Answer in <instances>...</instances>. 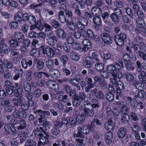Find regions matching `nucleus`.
I'll return each mask as SVG.
<instances>
[{"mask_svg":"<svg viewBox=\"0 0 146 146\" xmlns=\"http://www.w3.org/2000/svg\"><path fill=\"white\" fill-rule=\"evenodd\" d=\"M64 10L65 15H64V12L63 11H60L58 13V15L59 20L63 24L69 23V22L72 21V19L73 16L72 12L70 10L66 9Z\"/></svg>","mask_w":146,"mask_h":146,"instance_id":"f257e3e1","label":"nucleus"},{"mask_svg":"<svg viewBox=\"0 0 146 146\" xmlns=\"http://www.w3.org/2000/svg\"><path fill=\"white\" fill-rule=\"evenodd\" d=\"M108 72H109L111 74L113 78L110 79L113 85H117L118 83V80L117 78L119 79L122 78L123 77V75L121 72L117 71L112 69L107 68Z\"/></svg>","mask_w":146,"mask_h":146,"instance_id":"f03ea898","label":"nucleus"},{"mask_svg":"<svg viewBox=\"0 0 146 146\" xmlns=\"http://www.w3.org/2000/svg\"><path fill=\"white\" fill-rule=\"evenodd\" d=\"M100 107V106L92 105V108H84V115L88 117H92L94 115V110H98Z\"/></svg>","mask_w":146,"mask_h":146,"instance_id":"7ed1b4c3","label":"nucleus"},{"mask_svg":"<svg viewBox=\"0 0 146 146\" xmlns=\"http://www.w3.org/2000/svg\"><path fill=\"white\" fill-rule=\"evenodd\" d=\"M114 38L116 44L119 46H122L124 44V41L127 38V35L124 33H121L119 34L115 35Z\"/></svg>","mask_w":146,"mask_h":146,"instance_id":"20e7f679","label":"nucleus"},{"mask_svg":"<svg viewBox=\"0 0 146 146\" xmlns=\"http://www.w3.org/2000/svg\"><path fill=\"white\" fill-rule=\"evenodd\" d=\"M77 20V21L76 23L77 28L84 31L85 27L88 25V20L83 17H81L78 18Z\"/></svg>","mask_w":146,"mask_h":146,"instance_id":"39448f33","label":"nucleus"},{"mask_svg":"<svg viewBox=\"0 0 146 146\" xmlns=\"http://www.w3.org/2000/svg\"><path fill=\"white\" fill-rule=\"evenodd\" d=\"M118 62L120 64L117 62H115L113 64H111L108 65L107 68L121 72V68H124L123 62L121 59H119Z\"/></svg>","mask_w":146,"mask_h":146,"instance_id":"423d86ee","label":"nucleus"},{"mask_svg":"<svg viewBox=\"0 0 146 146\" xmlns=\"http://www.w3.org/2000/svg\"><path fill=\"white\" fill-rule=\"evenodd\" d=\"M13 118L20 119L26 118L27 117V113L25 111H20L16 108H15V110L13 113Z\"/></svg>","mask_w":146,"mask_h":146,"instance_id":"0eeeda50","label":"nucleus"},{"mask_svg":"<svg viewBox=\"0 0 146 146\" xmlns=\"http://www.w3.org/2000/svg\"><path fill=\"white\" fill-rule=\"evenodd\" d=\"M91 92L98 99H101L104 98V95L102 91L96 88L91 90Z\"/></svg>","mask_w":146,"mask_h":146,"instance_id":"6e6552de","label":"nucleus"},{"mask_svg":"<svg viewBox=\"0 0 146 146\" xmlns=\"http://www.w3.org/2000/svg\"><path fill=\"white\" fill-rule=\"evenodd\" d=\"M46 40L48 45L51 46H53L57 43L58 38L56 36L53 35L52 36H48Z\"/></svg>","mask_w":146,"mask_h":146,"instance_id":"1a4fd4ad","label":"nucleus"},{"mask_svg":"<svg viewBox=\"0 0 146 146\" xmlns=\"http://www.w3.org/2000/svg\"><path fill=\"white\" fill-rule=\"evenodd\" d=\"M49 73L50 76L55 79H57L60 76V72L58 70L54 68L50 69Z\"/></svg>","mask_w":146,"mask_h":146,"instance_id":"9d476101","label":"nucleus"},{"mask_svg":"<svg viewBox=\"0 0 146 146\" xmlns=\"http://www.w3.org/2000/svg\"><path fill=\"white\" fill-rule=\"evenodd\" d=\"M49 135L48 133H43L39 137L40 143L42 145H45L48 143L49 141L48 138Z\"/></svg>","mask_w":146,"mask_h":146,"instance_id":"9b49d317","label":"nucleus"},{"mask_svg":"<svg viewBox=\"0 0 146 146\" xmlns=\"http://www.w3.org/2000/svg\"><path fill=\"white\" fill-rule=\"evenodd\" d=\"M101 37L102 40L105 44H110L112 43V39L108 34L105 33H102L101 35Z\"/></svg>","mask_w":146,"mask_h":146,"instance_id":"f8f14e48","label":"nucleus"},{"mask_svg":"<svg viewBox=\"0 0 146 146\" xmlns=\"http://www.w3.org/2000/svg\"><path fill=\"white\" fill-rule=\"evenodd\" d=\"M82 43L84 46L82 48V50L84 52H86L92 47V44L91 42L87 39H84Z\"/></svg>","mask_w":146,"mask_h":146,"instance_id":"ddd939ff","label":"nucleus"},{"mask_svg":"<svg viewBox=\"0 0 146 146\" xmlns=\"http://www.w3.org/2000/svg\"><path fill=\"white\" fill-rule=\"evenodd\" d=\"M100 15L96 13L93 17V21L94 24L97 26H100L102 24V20L100 17Z\"/></svg>","mask_w":146,"mask_h":146,"instance_id":"4468645a","label":"nucleus"},{"mask_svg":"<svg viewBox=\"0 0 146 146\" xmlns=\"http://www.w3.org/2000/svg\"><path fill=\"white\" fill-rule=\"evenodd\" d=\"M136 23L137 27L139 28L143 29L145 26V21L142 18H137L136 20Z\"/></svg>","mask_w":146,"mask_h":146,"instance_id":"2eb2a0df","label":"nucleus"},{"mask_svg":"<svg viewBox=\"0 0 146 146\" xmlns=\"http://www.w3.org/2000/svg\"><path fill=\"white\" fill-rule=\"evenodd\" d=\"M57 36L59 38L64 39L66 38V35L65 31L61 29H58L56 32Z\"/></svg>","mask_w":146,"mask_h":146,"instance_id":"dca6fc26","label":"nucleus"},{"mask_svg":"<svg viewBox=\"0 0 146 146\" xmlns=\"http://www.w3.org/2000/svg\"><path fill=\"white\" fill-rule=\"evenodd\" d=\"M105 128L108 130H111L114 128V125L113 123L112 119L110 118L105 125Z\"/></svg>","mask_w":146,"mask_h":146,"instance_id":"f3484780","label":"nucleus"},{"mask_svg":"<svg viewBox=\"0 0 146 146\" xmlns=\"http://www.w3.org/2000/svg\"><path fill=\"white\" fill-rule=\"evenodd\" d=\"M92 62V58L90 56H87L85 60L83 61V64L84 66L89 68L91 67Z\"/></svg>","mask_w":146,"mask_h":146,"instance_id":"a211bd4d","label":"nucleus"},{"mask_svg":"<svg viewBox=\"0 0 146 146\" xmlns=\"http://www.w3.org/2000/svg\"><path fill=\"white\" fill-rule=\"evenodd\" d=\"M88 98L90 100L92 103V105H96L100 106L99 102L98 100L94 98V96L91 94H88L87 95Z\"/></svg>","mask_w":146,"mask_h":146,"instance_id":"6ab92c4d","label":"nucleus"},{"mask_svg":"<svg viewBox=\"0 0 146 146\" xmlns=\"http://www.w3.org/2000/svg\"><path fill=\"white\" fill-rule=\"evenodd\" d=\"M64 90L66 92V93L67 94H70L69 96L71 97L72 96H74L75 94L72 90V87L68 85H65L64 87Z\"/></svg>","mask_w":146,"mask_h":146,"instance_id":"aec40b11","label":"nucleus"},{"mask_svg":"<svg viewBox=\"0 0 146 146\" xmlns=\"http://www.w3.org/2000/svg\"><path fill=\"white\" fill-rule=\"evenodd\" d=\"M113 138V134L111 132H109L107 133L105 135V141L107 144L110 145L112 142Z\"/></svg>","mask_w":146,"mask_h":146,"instance_id":"412c9836","label":"nucleus"},{"mask_svg":"<svg viewBox=\"0 0 146 146\" xmlns=\"http://www.w3.org/2000/svg\"><path fill=\"white\" fill-rule=\"evenodd\" d=\"M127 129L123 127L120 128L118 130L117 132V135L118 137L120 139L123 138L126 133Z\"/></svg>","mask_w":146,"mask_h":146,"instance_id":"4be33fe9","label":"nucleus"},{"mask_svg":"<svg viewBox=\"0 0 146 146\" xmlns=\"http://www.w3.org/2000/svg\"><path fill=\"white\" fill-rule=\"evenodd\" d=\"M21 63L23 67L25 69L27 68L28 65L29 67L31 66L33 62L31 60H29L27 62L25 58H23L21 61Z\"/></svg>","mask_w":146,"mask_h":146,"instance_id":"5701e85b","label":"nucleus"},{"mask_svg":"<svg viewBox=\"0 0 146 146\" xmlns=\"http://www.w3.org/2000/svg\"><path fill=\"white\" fill-rule=\"evenodd\" d=\"M23 98L19 97L18 98H14L12 99V102L14 106L18 107L20 106L22 102L23 101Z\"/></svg>","mask_w":146,"mask_h":146,"instance_id":"b1692460","label":"nucleus"},{"mask_svg":"<svg viewBox=\"0 0 146 146\" xmlns=\"http://www.w3.org/2000/svg\"><path fill=\"white\" fill-rule=\"evenodd\" d=\"M54 47H48L45 50L44 54H46L47 56L50 58L53 57L54 56Z\"/></svg>","mask_w":146,"mask_h":146,"instance_id":"393cba45","label":"nucleus"},{"mask_svg":"<svg viewBox=\"0 0 146 146\" xmlns=\"http://www.w3.org/2000/svg\"><path fill=\"white\" fill-rule=\"evenodd\" d=\"M3 66L5 68L8 70H12L13 68V65L12 62L7 60H3Z\"/></svg>","mask_w":146,"mask_h":146,"instance_id":"a878e982","label":"nucleus"},{"mask_svg":"<svg viewBox=\"0 0 146 146\" xmlns=\"http://www.w3.org/2000/svg\"><path fill=\"white\" fill-rule=\"evenodd\" d=\"M120 17L116 15L115 13H112L110 15V17L112 21L115 24L117 25L119 23Z\"/></svg>","mask_w":146,"mask_h":146,"instance_id":"bb28decb","label":"nucleus"},{"mask_svg":"<svg viewBox=\"0 0 146 146\" xmlns=\"http://www.w3.org/2000/svg\"><path fill=\"white\" fill-rule=\"evenodd\" d=\"M30 54L32 56L35 57H39L40 54V50L38 48H33L31 50Z\"/></svg>","mask_w":146,"mask_h":146,"instance_id":"cd10ccee","label":"nucleus"},{"mask_svg":"<svg viewBox=\"0 0 146 146\" xmlns=\"http://www.w3.org/2000/svg\"><path fill=\"white\" fill-rule=\"evenodd\" d=\"M35 62L36 63V68L38 70H41L44 68V62L42 60L36 59Z\"/></svg>","mask_w":146,"mask_h":146,"instance_id":"c85d7f7f","label":"nucleus"},{"mask_svg":"<svg viewBox=\"0 0 146 146\" xmlns=\"http://www.w3.org/2000/svg\"><path fill=\"white\" fill-rule=\"evenodd\" d=\"M23 86L25 90L29 92L31 90V87L30 84L26 80H24L23 82Z\"/></svg>","mask_w":146,"mask_h":146,"instance_id":"c756f323","label":"nucleus"},{"mask_svg":"<svg viewBox=\"0 0 146 146\" xmlns=\"http://www.w3.org/2000/svg\"><path fill=\"white\" fill-rule=\"evenodd\" d=\"M70 55L71 58L75 61H77L80 59V56L78 53L72 51L70 52Z\"/></svg>","mask_w":146,"mask_h":146,"instance_id":"7c9ffc66","label":"nucleus"},{"mask_svg":"<svg viewBox=\"0 0 146 146\" xmlns=\"http://www.w3.org/2000/svg\"><path fill=\"white\" fill-rule=\"evenodd\" d=\"M66 23L68 28L71 31H74L77 29L76 24L74 23L73 20Z\"/></svg>","mask_w":146,"mask_h":146,"instance_id":"2f4dec72","label":"nucleus"},{"mask_svg":"<svg viewBox=\"0 0 146 146\" xmlns=\"http://www.w3.org/2000/svg\"><path fill=\"white\" fill-rule=\"evenodd\" d=\"M139 78L140 81L146 83V73L144 71H141L140 74L139 75Z\"/></svg>","mask_w":146,"mask_h":146,"instance_id":"473e14b6","label":"nucleus"},{"mask_svg":"<svg viewBox=\"0 0 146 146\" xmlns=\"http://www.w3.org/2000/svg\"><path fill=\"white\" fill-rule=\"evenodd\" d=\"M57 1L60 4V8L61 9L64 10L66 9L68 2L67 0H57Z\"/></svg>","mask_w":146,"mask_h":146,"instance_id":"72a5a7b5","label":"nucleus"},{"mask_svg":"<svg viewBox=\"0 0 146 146\" xmlns=\"http://www.w3.org/2000/svg\"><path fill=\"white\" fill-rule=\"evenodd\" d=\"M46 84L47 87L51 89L54 90L55 89V86L56 85V82L52 80L47 82Z\"/></svg>","mask_w":146,"mask_h":146,"instance_id":"f704fd0d","label":"nucleus"},{"mask_svg":"<svg viewBox=\"0 0 146 146\" xmlns=\"http://www.w3.org/2000/svg\"><path fill=\"white\" fill-rule=\"evenodd\" d=\"M146 94V93L144 90H140L138 92L137 94L135 96V97L143 100L144 99Z\"/></svg>","mask_w":146,"mask_h":146,"instance_id":"c9c22d12","label":"nucleus"},{"mask_svg":"<svg viewBox=\"0 0 146 146\" xmlns=\"http://www.w3.org/2000/svg\"><path fill=\"white\" fill-rule=\"evenodd\" d=\"M89 126L87 125H86L83 127H79L82 134L87 135L89 134L90 133V129Z\"/></svg>","mask_w":146,"mask_h":146,"instance_id":"e433bc0d","label":"nucleus"},{"mask_svg":"<svg viewBox=\"0 0 146 146\" xmlns=\"http://www.w3.org/2000/svg\"><path fill=\"white\" fill-rule=\"evenodd\" d=\"M19 126H18L17 127V129L18 130H21L25 129L26 127V122L23 119H21Z\"/></svg>","mask_w":146,"mask_h":146,"instance_id":"4c0bfd02","label":"nucleus"},{"mask_svg":"<svg viewBox=\"0 0 146 146\" xmlns=\"http://www.w3.org/2000/svg\"><path fill=\"white\" fill-rule=\"evenodd\" d=\"M130 120V117L127 113L123 114L121 121L124 123H127Z\"/></svg>","mask_w":146,"mask_h":146,"instance_id":"58836bf2","label":"nucleus"},{"mask_svg":"<svg viewBox=\"0 0 146 146\" xmlns=\"http://www.w3.org/2000/svg\"><path fill=\"white\" fill-rule=\"evenodd\" d=\"M60 60L61 62L62 63L63 67H65L66 64L68 60V56L65 55H61L60 57Z\"/></svg>","mask_w":146,"mask_h":146,"instance_id":"ea45409f","label":"nucleus"},{"mask_svg":"<svg viewBox=\"0 0 146 146\" xmlns=\"http://www.w3.org/2000/svg\"><path fill=\"white\" fill-rule=\"evenodd\" d=\"M76 118L78 123H82L84 121L85 118L84 115L80 114L77 115Z\"/></svg>","mask_w":146,"mask_h":146,"instance_id":"a19ab883","label":"nucleus"},{"mask_svg":"<svg viewBox=\"0 0 146 146\" xmlns=\"http://www.w3.org/2000/svg\"><path fill=\"white\" fill-rule=\"evenodd\" d=\"M23 32L25 33H27L29 29L28 25L25 21H23L20 23Z\"/></svg>","mask_w":146,"mask_h":146,"instance_id":"79ce46f5","label":"nucleus"},{"mask_svg":"<svg viewBox=\"0 0 146 146\" xmlns=\"http://www.w3.org/2000/svg\"><path fill=\"white\" fill-rule=\"evenodd\" d=\"M82 102V101L76 97L72 100V104L73 106L76 107L79 106Z\"/></svg>","mask_w":146,"mask_h":146,"instance_id":"37998d69","label":"nucleus"},{"mask_svg":"<svg viewBox=\"0 0 146 146\" xmlns=\"http://www.w3.org/2000/svg\"><path fill=\"white\" fill-rule=\"evenodd\" d=\"M95 68L97 71L100 72L104 70V66L102 63H98L95 64Z\"/></svg>","mask_w":146,"mask_h":146,"instance_id":"c03bdc74","label":"nucleus"},{"mask_svg":"<svg viewBox=\"0 0 146 146\" xmlns=\"http://www.w3.org/2000/svg\"><path fill=\"white\" fill-rule=\"evenodd\" d=\"M21 11H19L14 16V19L15 21L16 22H19L20 23V24L23 21H22V19L20 16V15H21Z\"/></svg>","mask_w":146,"mask_h":146,"instance_id":"a18cd8bd","label":"nucleus"},{"mask_svg":"<svg viewBox=\"0 0 146 146\" xmlns=\"http://www.w3.org/2000/svg\"><path fill=\"white\" fill-rule=\"evenodd\" d=\"M99 85L102 90H105L108 87L107 82L103 79L101 80V82H98Z\"/></svg>","mask_w":146,"mask_h":146,"instance_id":"49530a36","label":"nucleus"},{"mask_svg":"<svg viewBox=\"0 0 146 146\" xmlns=\"http://www.w3.org/2000/svg\"><path fill=\"white\" fill-rule=\"evenodd\" d=\"M106 98L110 102H113L114 99V95L113 93L109 92L107 93L106 96Z\"/></svg>","mask_w":146,"mask_h":146,"instance_id":"de8ad7c7","label":"nucleus"},{"mask_svg":"<svg viewBox=\"0 0 146 146\" xmlns=\"http://www.w3.org/2000/svg\"><path fill=\"white\" fill-rule=\"evenodd\" d=\"M135 40L136 42L141 45V46L145 45L143 38H141L139 36H137L135 37Z\"/></svg>","mask_w":146,"mask_h":146,"instance_id":"09e8293b","label":"nucleus"},{"mask_svg":"<svg viewBox=\"0 0 146 146\" xmlns=\"http://www.w3.org/2000/svg\"><path fill=\"white\" fill-rule=\"evenodd\" d=\"M135 13V16H134V18L137 16L138 17L142 18H143L145 17V14L141 10L138 9Z\"/></svg>","mask_w":146,"mask_h":146,"instance_id":"8fccbe9b","label":"nucleus"},{"mask_svg":"<svg viewBox=\"0 0 146 146\" xmlns=\"http://www.w3.org/2000/svg\"><path fill=\"white\" fill-rule=\"evenodd\" d=\"M141 128L139 125L136 123L133 124V126L132 129V133H136L140 130Z\"/></svg>","mask_w":146,"mask_h":146,"instance_id":"3c124183","label":"nucleus"},{"mask_svg":"<svg viewBox=\"0 0 146 146\" xmlns=\"http://www.w3.org/2000/svg\"><path fill=\"white\" fill-rule=\"evenodd\" d=\"M60 129L58 127L54 126L51 130L52 133L55 135H57L60 133Z\"/></svg>","mask_w":146,"mask_h":146,"instance_id":"603ef678","label":"nucleus"},{"mask_svg":"<svg viewBox=\"0 0 146 146\" xmlns=\"http://www.w3.org/2000/svg\"><path fill=\"white\" fill-rule=\"evenodd\" d=\"M78 132L77 133H75L74 135V138L80 137L83 138L84 137V135L82 134L81 131V129H80L79 127L77 128Z\"/></svg>","mask_w":146,"mask_h":146,"instance_id":"864d4df0","label":"nucleus"},{"mask_svg":"<svg viewBox=\"0 0 146 146\" xmlns=\"http://www.w3.org/2000/svg\"><path fill=\"white\" fill-rule=\"evenodd\" d=\"M51 25L52 27L55 29L59 28L61 26L60 23L54 19L52 20L51 23Z\"/></svg>","mask_w":146,"mask_h":146,"instance_id":"5fc2aeb1","label":"nucleus"},{"mask_svg":"<svg viewBox=\"0 0 146 146\" xmlns=\"http://www.w3.org/2000/svg\"><path fill=\"white\" fill-rule=\"evenodd\" d=\"M33 73V71L30 70L27 71L26 75L27 81H30L32 80Z\"/></svg>","mask_w":146,"mask_h":146,"instance_id":"6e6d98bb","label":"nucleus"},{"mask_svg":"<svg viewBox=\"0 0 146 146\" xmlns=\"http://www.w3.org/2000/svg\"><path fill=\"white\" fill-rule=\"evenodd\" d=\"M91 11L92 13H99V15H101L102 13V11L100 8L95 6L93 7L91 9Z\"/></svg>","mask_w":146,"mask_h":146,"instance_id":"4d7b16f0","label":"nucleus"},{"mask_svg":"<svg viewBox=\"0 0 146 146\" xmlns=\"http://www.w3.org/2000/svg\"><path fill=\"white\" fill-rule=\"evenodd\" d=\"M9 44L13 47H16L20 45V42H17L15 39L11 40L9 42Z\"/></svg>","mask_w":146,"mask_h":146,"instance_id":"13d9d810","label":"nucleus"},{"mask_svg":"<svg viewBox=\"0 0 146 146\" xmlns=\"http://www.w3.org/2000/svg\"><path fill=\"white\" fill-rule=\"evenodd\" d=\"M126 13L131 18H134V16H135V13H134V14L132 13L131 9L128 7H127L125 9Z\"/></svg>","mask_w":146,"mask_h":146,"instance_id":"bf43d9fd","label":"nucleus"},{"mask_svg":"<svg viewBox=\"0 0 146 146\" xmlns=\"http://www.w3.org/2000/svg\"><path fill=\"white\" fill-rule=\"evenodd\" d=\"M58 98L62 102H66L68 101V96L67 95H60L58 97Z\"/></svg>","mask_w":146,"mask_h":146,"instance_id":"052dcab7","label":"nucleus"},{"mask_svg":"<svg viewBox=\"0 0 146 146\" xmlns=\"http://www.w3.org/2000/svg\"><path fill=\"white\" fill-rule=\"evenodd\" d=\"M124 75L128 81L130 82H132L133 81L134 76L133 75L130 73H125Z\"/></svg>","mask_w":146,"mask_h":146,"instance_id":"680f3d73","label":"nucleus"},{"mask_svg":"<svg viewBox=\"0 0 146 146\" xmlns=\"http://www.w3.org/2000/svg\"><path fill=\"white\" fill-rule=\"evenodd\" d=\"M84 33L87 34L88 36L90 38L94 39V35L92 31L90 29H88L87 31H84Z\"/></svg>","mask_w":146,"mask_h":146,"instance_id":"e2e57ef3","label":"nucleus"},{"mask_svg":"<svg viewBox=\"0 0 146 146\" xmlns=\"http://www.w3.org/2000/svg\"><path fill=\"white\" fill-rule=\"evenodd\" d=\"M18 118H13L11 119V123L13 125H18L19 123L20 120Z\"/></svg>","mask_w":146,"mask_h":146,"instance_id":"0e129e2a","label":"nucleus"},{"mask_svg":"<svg viewBox=\"0 0 146 146\" xmlns=\"http://www.w3.org/2000/svg\"><path fill=\"white\" fill-rule=\"evenodd\" d=\"M20 106L23 111H25L29 109V105L26 102H23V101Z\"/></svg>","mask_w":146,"mask_h":146,"instance_id":"69168bd1","label":"nucleus"},{"mask_svg":"<svg viewBox=\"0 0 146 146\" xmlns=\"http://www.w3.org/2000/svg\"><path fill=\"white\" fill-rule=\"evenodd\" d=\"M28 21L31 24H34L36 22V20L35 16L32 15H29Z\"/></svg>","mask_w":146,"mask_h":146,"instance_id":"338daca9","label":"nucleus"},{"mask_svg":"<svg viewBox=\"0 0 146 146\" xmlns=\"http://www.w3.org/2000/svg\"><path fill=\"white\" fill-rule=\"evenodd\" d=\"M25 145L27 146H36V142L31 139H29L26 141Z\"/></svg>","mask_w":146,"mask_h":146,"instance_id":"774afa93","label":"nucleus"}]
</instances>
